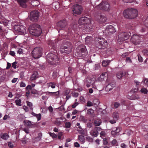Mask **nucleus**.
<instances>
[{
  "label": "nucleus",
  "mask_w": 148,
  "mask_h": 148,
  "mask_svg": "<svg viewBox=\"0 0 148 148\" xmlns=\"http://www.w3.org/2000/svg\"><path fill=\"white\" fill-rule=\"evenodd\" d=\"M92 21L89 18L83 17L79 18L78 21V27L77 28V25L75 23H72L68 29L69 32L73 34H76L79 35L82 33L83 34H87L92 31L91 24Z\"/></svg>",
  "instance_id": "1"
},
{
  "label": "nucleus",
  "mask_w": 148,
  "mask_h": 148,
  "mask_svg": "<svg viewBox=\"0 0 148 148\" xmlns=\"http://www.w3.org/2000/svg\"><path fill=\"white\" fill-rule=\"evenodd\" d=\"M138 14L137 10L135 9L132 8L126 9L123 12L124 16L129 19H133L136 17Z\"/></svg>",
  "instance_id": "2"
},
{
  "label": "nucleus",
  "mask_w": 148,
  "mask_h": 148,
  "mask_svg": "<svg viewBox=\"0 0 148 148\" xmlns=\"http://www.w3.org/2000/svg\"><path fill=\"white\" fill-rule=\"evenodd\" d=\"M29 30L31 34L35 36H39L42 32L40 25L36 24L30 26Z\"/></svg>",
  "instance_id": "3"
},
{
  "label": "nucleus",
  "mask_w": 148,
  "mask_h": 148,
  "mask_svg": "<svg viewBox=\"0 0 148 148\" xmlns=\"http://www.w3.org/2000/svg\"><path fill=\"white\" fill-rule=\"evenodd\" d=\"M63 42L60 48V51L61 53H65L68 54L72 51V46L69 42L65 40Z\"/></svg>",
  "instance_id": "4"
},
{
  "label": "nucleus",
  "mask_w": 148,
  "mask_h": 148,
  "mask_svg": "<svg viewBox=\"0 0 148 148\" xmlns=\"http://www.w3.org/2000/svg\"><path fill=\"white\" fill-rule=\"evenodd\" d=\"M46 61L52 65H55L58 63L59 59L57 56L52 53H48L46 56Z\"/></svg>",
  "instance_id": "5"
},
{
  "label": "nucleus",
  "mask_w": 148,
  "mask_h": 148,
  "mask_svg": "<svg viewBox=\"0 0 148 148\" xmlns=\"http://www.w3.org/2000/svg\"><path fill=\"white\" fill-rule=\"evenodd\" d=\"M84 84L88 87L92 85V88L94 89H97V85L95 78L89 77H87L84 82Z\"/></svg>",
  "instance_id": "6"
},
{
  "label": "nucleus",
  "mask_w": 148,
  "mask_h": 148,
  "mask_svg": "<svg viewBox=\"0 0 148 148\" xmlns=\"http://www.w3.org/2000/svg\"><path fill=\"white\" fill-rule=\"evenodd\" d=\"M130 34V32H120L118 36V42L119 44H121L124 41L129 38Z\"/></svg>",
  "instance_id": "7"
},
{
  "label": "nucleus",
  "mask_w": 148,
  "mask_h": 148,
  "mask_svg": "<svg viewBox=\"0 0 148 148\" xmlns=\"http://www.w3.org/2000/svg\"><path fill=\"white\" fill-rule=\"evenodd\" d=\"M94 7L96 9H100L105 11H109L110 10V5L107 2H102L97 6L94 5Z\"/></svg>",
  "instance_id": "8"
},
{
  "label": "nucleus",
  "mask_w": 148,
  "mask_h": 148,
  "mask_svg": "<svg viewBox=\"0 0 148 148\" xmlns=\"http://www.w3.org/2000/svg\"><path fill=\"white\" fill-rule=\"evenodd\" d=\"M67 24V21L65 19L61 20L56 24V29L58 33L60 34V30H64L66 27Z\"/></svg>",
  "instance_id": "9"
},
{
  "label": "nucleus",
  "mask_w": 148,
  "mask_h": 148,
  "mask_svg": "<svg viewBox=\"0 0 148 148\" xmlns=\"http://www.w3.org/2000/svg\"><path fill=\"white\" fill-rule=\"evenodd\" d=\"M42 49L39 47L35 48L32 52V55L33 57L37 59L40 58L42 56Z\"/></svg>",
  "instance_id": "10"
},
{
  "label": "nucleus",
  "mask_w": 148,
  "mask_h": 148,
  "mask_svg": "<svg viewBox=\"0 0 148 148\" xmlns=\"http://www.w3.org/2000/svg\"><path fill=\"white\" fill-rule=\"evenodd\" d=\"M131 40L133 43L135 45H138L143 41V37L137 34L133 35Z\"/></svg>",
  "instance_id": "11"
},
{
  "label": "nucleus",
  "mask_w": 148,
  "mask_h": 148,
  "mask_svg": "<svg viewBox=\"0 0 148 148\" xmlns=\"http://www.w3.org/2000/svg\"><path fill=\"white\" fill-rule=\"evenodd\" d=\"M79 48L80 49V51L79 52H77V56L79 57H84L87 54V52L86 47L83 45L79 46Z\"/></svg>",
  "instance_id": "12"
},
{
  "label": "nucleus",
  "mask_w": 148,
  "mask_h": 148,
  "mask_svg": "<svg viewBox=\"0 0 148 148\" xmlns=\"http://www.w3.org/2000/svg\"><path fill=\"white\" fill-rule=\"evenodd\" d=\"M116 30L115 28L111 25L107 26L103 33L107 35H110L115 32Z\"/></svg>",
  "instance_id": "13"
},
{
  "label": "nucleus",
  "mask_w": 148,
  "mask_h": 148,
  "mask_svg": "<svg viewBox=\"0 0 148 148\" xmlns=\"http://www.w3.org/2000/svg\"><path fill=\"white\" fill-rule=\"evenodd\" d=\"M14 29L15 31L20 34H25L26 32V29L25 27L21 25H15Z\"/></svg>",
  "instance_id": "14"
},
{
  "label": "nucleus",
  "mask_w": 148,
  "mask_h": 148,
  "mask_svg": "<svg viewBox=\"0 0 148 148\" xmlns=\"http://www.w3.org/2000/svg\"><path fill=\"white\" fill-rule=\"evenodd\" d=\"M39 16V12L37 11H33L30 13L29 18L32 21H36Z\"/></svg>",
  "instance_id": "15"
},
{
  "label": "nucleus",
  "mask_w": 148,
  "mask_h": 148,
  "mask_svg": "<svg viewBox=\"0 0 148 148\" xmlns=\"http://www.w3.org/2000/svg\"><path fill=\"white\" fill-rule=\"evenodd\" d=\"M82 9V6L80 5L76 4L73 5V14H81Z\"/></svg>",
  "instance_id": "16"
},
{
  "label": "nucleus",
  "mask_w": 148,
  "mask_h": 148,
  "mask_svg": "<svg viewBox=\"0 0 148 148\" xmlns=\"http://www.w3.org/2000/svg\"><path fill=\"white\" fill-rule=\"evenodd\" d=\"M101 130L102 129L100 127H95L90 131V133L92 136L97 137L99 134L98 132L101 131Z\"/></svg>",
  "instance_id": "17"
},
{
  "label": "nucleus",
  "mask_w": 148,
  "mask_h": 148,
  "mask_svg": "<svg viewBox=\"0 0 148 148\" xmlns=\"http://www.w3.org/2000/svg\"><path fill=\"white\" fill-rule=\"evenodd\" d=\"M99 48L100 49H104L107 47V42L106 41L105 39H99Z\"/></svg>",
  "instance_id": "18"
},
{
  "label": "nucleus",
  "mask_w": 148,
  "mask_h": 148,
  "mask_svg": "<svg viewBox=\"0 0 148 148\" xmlns=\"http://www.w3.org/2000/svg\"><path fill=\"white\" fill-rule=\"evenodd\" d=\"M107 75V73L104 72L102 74L100 75V77H98L96 80V82L97 84H98V83L103 81L105 79V78Z\"/></svg>",
  "instance_id": "19"
},
{
  "label": "nucleus",
  "mask_w": 148,
  "mask_h": 148,
  "mask_svg": "<svg viewBox=\"0 0 148 148\" xmlns=\"http://www.w3.org/2000/svg\"><path fill=\"white\" fill-rule=\"evenodd\" d=\"M107 19L105 15L104 14L100 15L97 21L100 23H102L106 22Z\"/></svg>",
  "instance_id": "20"
},
{
  "label": "nucleus",
  "mask_w": 148,
  "mask_h": 148,
  "mask_svg": "<svg viewBox=\"0 0 148 148\" xmlns=\"http://www.w3.org/2000/svg\"><path fill=\"white\" fill-rule=\"evenodd\" d=\"M126 74V73L124 71H121L118 72L116 74V77L119 79H121L122 77Z\"/></svg>",
  "instance_id": "21"
},
{
  "label": "nucleus",
  "mask_w": 148,
  "mask_h": 148,
  "mask_svg": "<svg viewBox=\"0 0 148 148\" xmlns=\"http://www.w3.org/2000/svg\"><path fill=\"white\" fill-rule=\"evenodd\" d=\"M0 23H3L4 25H7L8 21L4 18L0 14Z\"/></svg>",
  "instance_id": "22"
},
{
  "label": "nucleus",
  "mask_w": 148,
  "mask_h": 148,
  "mask_svg": "<svg viewBox=\"0 0 148 148\" xmlns=\"http://www.w3.org/2000/svg\"><path fill=\"white\" fill-rule=\"evenodd\" d=\"M115 85L114 84L110 83L106 87L105 90L107 91H109L114 87Z\"/></svg>",
  "instance_id": "23"
},
{
  "label": "nucleus",
  "mask_w": 148,
  "mask_h": 148,
  "mask_svg": "<svg viewBox=\"0 0 148 148\" xmlns=\"http://www.w3.org/2000/svg\"><path fill=\"white\" fill-rule=\"evenodd\" d=\"M56 84L53 82H50L46 84V86L48 88L51 87L52 88H54L56 87Z\"/></svg>",
  "instance_id": "24"
},
{
  "label": "nucleus",
  "mask_w": 148,
  "mask_h": 148,
  "mask_svg": "<svg viewBox=\"0 0 148 148\" xmlns=\"http://www.w3.org/2000/svg\"><path fill=\"white\" fill-rule=\"evenodd\" d=\"M18 1L21 6L24 8L26 7L25 3L27 0H18Z\"/></svg>",
  "instance_id": "25"
},
{
  "label": "nucleus",
  "mask_w": 148,
  "mask_h": 148,
  "mask_svg": "<svg viewBox=\"0 0 148 148\" xmlns=\"http://www.w3.org/2000/svg\"><path fill=\"white\" fill-rule=\"evenodd\" d=\"M9 135L6 133H4L1 136V138L5 140H7L9 138Z\"/></svg>",
  "instance_id": "26"
},
{
  "label": "nucleus",
  "mask_w": 148,
  "mask_h": 148,
  "mask_svg": "<svg viewBox=\"0 0 148 148\" xmlns=\"http://www.w3.org/2000/svg\"><path fill=\"white\" fill-rule=\"evenodd\" d=\"M101 123V120L99 119H97L94 120V124L96 126H99Z\"/></svg>",
  "instance_id": "27"
},
{
  "label": "nucleus",
  "mask_w": 148,
  "mask_h": 148,
  "mask_svg": "<svg viewBox=\"0 0 148 148\" xmlns=\"http://www.w3.org/2000/svg\"><path fill=\"white\" fill-rule=\"evenodd\" d=\"M24 123L25 125L28 126L29 127H32L33 124L30 121L25 120L24 121Z\"/></svg>",
  "instance_id": "28"
},
{
  "label": "nucleus",
  "mask_w": 148,
  "mask_h": 148,
  "mask_svg": "<svg viewBox=\"0 0 148 148\" xmlns=\"http://www.w3.org/2000/svg\"><path fill=\"white\" fill-rule=\"evenodd\" d=\"M31 114L34 116L36 117L38 121H39L41 118V115L40 114H36L33 112L31 113Z\"/></svg>",
  "instance_id": "29"
},
{
  "label": "nucleus",
  "mask_w": 148,
  "mask_h": 148,
  "mask_svg": "<svg viewBox=\"0 0 148 148\" xmlns=\"http://www.w3.org/2000/svg\"><path fill=\"white\" fill-rule=\"evenodd\" d=\"M48 44L49 45V46L51 48V49H53L54 50V42L53 41L49 40L48 42Z\"/></svg>",
  "instance_id": "30"
},
{
  "label": "nucleus",
  "mask_w": 148,
  "mask_h": 148,
  "mask_svg": "<svg viewBox=\"0 0 148 148\" xmlns=\"http://www.w3.org/2000/svg\"><path fill=\"white\" fill-rule=\"evenodd\" d=\"M31 4L34 6H36L39 4V2L38 0H33L31 2Z\"/></svg>",
  "instance_id": "31"
},
{
  "label": "nucleus",
  "mask_w": 148,
  "mask_h": 148,
  "mask_svg": "<svg viewBox=\"0 0 148 148\" xmlns=\"http://www.w3.org/2000/svg\"><path fill=\"white\" fill-rule=\"evenodd\" d=\"M63 119V118L62 117H61L60 118L57 119L55 121V124L57 125H61V123L62 122V121H60V120H62Z\"/></svg>",
  "instance_id": "32"
},
{
  "label": "nucleus",
  "mask_w": 148,
  "mask_h": 148,
  "mask_svg": "<svg viewBox=\"0 0 148 148\" xmlns=\"http://www.w3.org/2000/svg\"><path fill=\"white\" fill-rule=\"evenodd\" d=\"M37 77H38V73L37 72H35L32 75V76L30 78L31 80H34Z\"/></svg>",
  "instance_id": "33"
},
{
  "label": "nucleus",
  "mask_w": 148,
  "mask_h": 148,
  "mask_svg": "<svg viewBox=\"0 0 148 148\" xmlns=\"http://www.w3.org/2000/svg\"><path fill=\"white\" fill-rule=\"evenodd\" d=\"M113 117L114 119L117 120L119 117L118 113L117 112H114L113 114Z\"/></svg>",
  "instance_id": "34"
},
{
  "label": "nucleus",
  "mask_w": 148,
  "mask_h": 148,
  "mask_svg": "<svg viewBox=\"0 0 148 148\" xmlns=\"http://www.w3.org/2000/svg\"><path fill=\"white\" fill-rule=\"evenodd\" d=\"M92 38L91 36H87L85 38V42L86 43H89L92 40Z\"/></svg>",
  "instance_id": "35"
},
{
  "label": "nucleus",
  "mask_w": 148,
  "mask_h": 148,
  "mask_svg": "<svg viewBox=\"0 0 148 148\" xmlns=\"http://www.w3.org/2000/svg\"><path fill=\"white\" fill-rule=\"evenodd\" d=\"M140 91L142 93L145 94L147 93L148 90L146 88L143 87L140 89Z\"/></svg>",
  "instance_id": "36"
},
{
  "label": "nucleus",
  "mask_w": 148,
  "mask_h": 148,
  "mask_svg": "<svg viewBox=\"0 0 148 148\" xmlns=\"http://www.w3.org/2000/svg\"><path fill=\"white\" fill-rule=\"evenodd\" d=\"M110 61L109 60H104L102 62V66H103L106 67L110 63Z\"/></svg>",
  "instance_id": "37"
},
{
  "label": "nucleus",
  "mask_w": 148,
  "mask_h": 148,
  "mask_svg": "<svg viewBox=\"0 0 148 148\" xmlns=\"http://www.w3.org/2000/svg\"><path fill=\"white\" fill-rule=\"evenodd\" d=\"M53 6L55 7L56 9H57L59 8V3L58 2H55L53 3Z\"/></svg>",
  "instance_id": "38"
},
{
  "label": "nucleus",
  "mask_w": 148,
  "mask_h": 148,
  "mask_svg": "<svg viewBox=\"0 0 148 148\" xmlns=\"http://www.w3.org/2000/svg\"><path fill=\"white\" fill-rule=\"evenodd\" d=\"M26 103L27 106L30 107V109L32 110H33V108L32 107V103L31 102H29L28 101H27Z\"/></svg>",
  "instance_id": "39"
},
{
  "label": "nucleus",
  "mask_w": 148,
  "mask_h": 148,
  "mask_svg": "<svg viewBox=\"0 0 148 148\" xmlns=\"http://www.w3.org/2000/svg\"><path fill=\"white\" fill-rule=\"evenodd\" d=\"M77 130L81 134H84V130L80 126L78 127Z\"/></svg>",
  "instance_id": "40"
},
{
  "label": "nucleus",
  "mask_w": 148,
  "mask_h": 148,
  "mask_svg": "<svg viewBox=\"0 0 148 148\" xmlns=\"http://www.w3.org/2000/svg\"><path fill=\"white\" fill-rule=\"evenodd\" d=\"M87 112L88 114L92 115L94 112V110L92 109H90L87 110Z\"/></svg>",
  "instance_id": "41"
},
{
  "label": "nucleus",
  "mask_w": 148,
  "mask_h": 148,
  "mask_svg": "<svg viewBox=\"0 0 148 148\" xmlns=\"http://www.w3.org/2000/svg\"><path fill=\"white\" fill-rule=\"evenodd\" d=\"M15 102L16 105L19 106H21V100L20 99H17L15 100Z\"/></svg>",
  "instance_id": "42"
},
{
  "label": "nucleus",
  "mask_w": 148,
  "mask_h": 148,
  "mask_svg": "<svg viewBox=\"0 0 148 148\" xmlns=\"http://www.w3.org/2000/svg\"><path fill=\"white\" fill-rule=\"evenodd\" d=\"M55 93H56V95H58V91L56 92H51L47 91V92H43V93H46V94L47 95H52L51 94H52Z\"/></svg>",
  "instance_id": "43"
},
{
  "label": "nucleus",
  "mask_w": 148,
  "mask_h": 148,
  "mask_svg": "<svg viewBox=\"0 0 148 148\" xmlns=\"http://www.w3.org/2000/svg\"><path fill=\"white\" fill-rule=\"evenodd\" d=\"M78 139L82 143H83L84 142L85 139L84 137L82 135L79 136L78 137Z\"/></svg>",
  "instance_id": "44"
},
{
  "label": "nucleus",
  "mask_w": 148,
  "mask_h": 148,
  "mask_svg": "<svg viewBox=\"0 0 148 148\" xmlns=\"http://www.w3.org/2000/svg\"><path fill=\"white\" fill-rule=\"evenodd\" d=\"M111 144L113 146H117L118 145V142L116 139H114L112 141Z\"/></svg>",
  "instance_id": "45"
},
{
  "label": "nucleus",
  "mask_w": 148,
  "mask_h": 148,
  "mask_svg": "<svg viewBox=\"0 0 148 148\" xmlns=\"http://www.w3.org/2000/svg\"><path fill=\"white\" fill-rule=\"evenodd\" d=\"M49 134L50 136L53 138H56L57 137V135L54 133L49 132Z\"/></svg>",
  "instance_id": "46"
},
{
  "label": "nucleus",
  "mask_w": 148,
  "mask_h": 148,
  "mask_svg": "<svg viewBox=\"0 0 148 148\" xmlns=\"http://www.w3.org/2000/svg\"><path fill=\"white\" fill-rule=\"evenodd\" d=\"M132 97V100L138 99L140 98L139 96L137 95H133Z\"/></svg>",
  "instance_id": "47"
},
{
  "label": "nucleus",
  "mask_w": 148,
  "mask_h": 148,
  "mask_svg": "<svg viewBox=\"0 0 148 148\" xmlns=\"http://www.w3.org/2000/svg\"><path fill=\"white\" fill-rule=\"evenodd\" d=\"M106 135V132L105 131H102L100 133V137L103 138V137H104Z\"/></svg>",
  "instance_id": "48"
},
{
  "label": "nucleus",
  "mask_w": 148,
  "mask_h": 148,
  "mask_svg": "<svg viewBox=\"0 0 148 148\" xmlns=\"http://www.w3.org/2000/svg\"><path fill=\"white\" fill-rule=\"evenodd\" d=\"M71 126V123L69 122H66L65 123V127L66 128H69Z\"/></svg>",
  "instance_id": "49"
},
{
  "label": "nucleus",
  "mask_w": 148,
  "mask_h": 148,
  "mask_svg": "<svg viewBox=\"0 0 148 148\" xmlns=\"http://www.w3.org/2000/svg\"><path fill=\"white\" fill-rule=\"evenodd\" d=\"M71 90L70 89H67L64 91V93L65 95H68L70 92Z\"/></svg>",
  "instance_id": "50"
},
{
  "label": "nucleus",
  "mask_w": 148,
  "mask_h": 148,
  "mask_svg": "<svg viewBox=\"0 0 148 148\" xmlns=\"http://www.w3.org/2000/svg\"><path fill=\"white\" fill-rule=\"evenodd\" d=\"M120 105V103L118 102H115L114 103V106L115 108H118Z\"/></svg>",
  "instance_id": "51"
},
{
  "label": "nucleus",
  "mask_w": 148,
  "mask_h": 148,
  "mask_svg": "<svg viewBox=\"0 0 148 148\" xmlns=\"http://www.w3.org/2000/svg\"><path fill=\"white\" fill-rule=\"evenodd\" d=\"M143 52L144 55L148 56V50L147 49H144L143 51Z\"/></svg>",
  "instance_id": "52"
},
{
  "label": "nucleus",
  "mask_w": 148,
  "mask_h": 148,
  "mask_svg": "<svg viewBox=\"0 0 148 148\" xmlns=\"http://www.w3.org/2000/svg\"><path fill=\"white\" fill-rule=\"evenodd\" d=\"M138 60V61L140 62H141L143 61V58L140 56V55L139 54H138L137 55Z\"/></svg>",
  "instance_id": "53"
},
{
  "label": "nucleus",
  "mask_w": 148,
  "mask_h": 148,
  "mask_svg": "<svg viewBox=\"0 0 148 148\" xmlns=\"http://www.w3.org/2000/svg\"><path fill=\"white\" fill-rule=\"evenodd\" d=\"M93 105V103L90 101H87V106L88 107H90L92 106Z\"/></svg>",
  "instance_id": "54"
},
{
  "label": "nucleus",
  "mask_w": 148,
  "mask_h": 148,
  "mask_svg": "<svg viewBox=\"0 0 148 148\" xmlns=\"http://www.w3.org/2000/svg\"><path fill=\"white\" fill-rule=\"evenodd\" d=\"M120 147L121 148H128V146L125 143H121L120 145Z\"/></svg>",
  "instance_id": "55"
},
{
  "label": "nucleus",
  "mask_w": 148,
  "mask_h": 148,
  "mask_svg": "<svg viewBox=\"0 0 148 148\" xmlns=\"http://www.w3.org/2000/svg\"><path fill=\"white\" fill-rule=\"evenodd\" d=\"M143 82L144 84H145L146 85H148V79L147 78H144L143 81Z\"/></svg>",
  "instance_id": "56"
},
{
  "label": "nucleus",
  "mask_w": 148,
  "mask_h": 148,
  "mask_svg": "<svg viewBox=\"0 0 148 148\" xmlns=\"http://www.w3.org/2000/svg\"><path fill=\"white\" fill-rule=\"evenodd\" d=\"M78 104L79 103L78 102H75L72 105V107L73 108H75Z\"/></svg>",
  "instance_id": "57"
},
{
  "label": "nucleus",
  "mask_w": 148,
  "mask_h": 148,
  "mask_svg": "<svg viewBox=\"0 0 148 148\" xmlns=\"http://www.w3.org/2000/svg\"><path fill=\"white\" fill-rule=\"evenodd\" d=\"M25 84L23 82H21L20 83V87H24L25 86Z\"/></svg>",
  "instance_id": "58"
},
{
  "label": "nucleus",
  "mask_w": 148,
  "mask_h": 148,
  "mask_svg": "<svg viewBox=\"0 0 148 148\" xmlns=\"http://www.w3.org/2000/svg\"><path fill=\"white\" fill-rule=\"evenodd\" d=\"M17 53L19 54H21L23 53V50L21 48L18 49V51Z\"/></svg>",
  "instance_id": "59"
},
{
  "label": "nucleus",
  "mask_w": 148,
  "mask_h": 148,
  "mask_svg": "<svg viewBox=\"0 0 148 148\" xmlns=\"http://www.w3.org/2000/svg\"><path fill=\"white\" fill-rule=\"evenodd\" d=\"M79 112V111L77 110H75L74 111H73L72 112V114L73 115H75L77 113H78Z\"/></svg>",
  "instance_id": "60"
},
{
  "label": "nucleus",
  "mask_w": 148,
  "mask_h": 148,
  "mask_svg": "<svg viewBox=\"0 0 148 148\" xmlns=\"http://www.w3.org/2000/svg\"><path fill=\"white\" fill-rule=\"evenodd\" d=\"M79 95V94L77 92H74L72 93V96L75 97H78Z\"/></svg>",
  "instance_id": "61"
},
{
  "label": "nucleus",
  "mask_w": 148,
  "mask_h": 148,
  "mask_svg": "<svg viewBox=\"0 0 148 148\" xmlns=\"http://www.w3.org/2000/svg\"><path fill=\"white\" fill-rule=\"evenodd\" d=\"M93 102L95 105H98L99 104L98 100L97 99H95L93 101Z\"/></svg>",
  "instance_id": "62"
},
{
  "label": "nucleus",
  "mask_w": 148,
  "mask_h": 148,
  "mask_svg": "<svg viewBox=\"0 0 148 148\" xmlns=\"http://www.w3.org/2000/svg\"><path fill=\"white\" fill-rule=\"evenodd\" d=\"M108 142L107 141V139L106 138L103 139V144L105 145H107Z\"/></svg>",
  "instance_id": "63"
},
{
  "label": "nucleus",
  "mask_w": 148,
  "mask_h": 148,
  "mask_svg": "<svg viewBox=\"0 0 148 148\" xmlns=\"http://www.w3.org/2000/svg\"><path fill=\"white\" fill-rule=\"evenodd\" d=\"M138 88H133L131 90V92H135L137 91Z\"/></svg>",
  "instance_id": "64"
}]
</instances>
